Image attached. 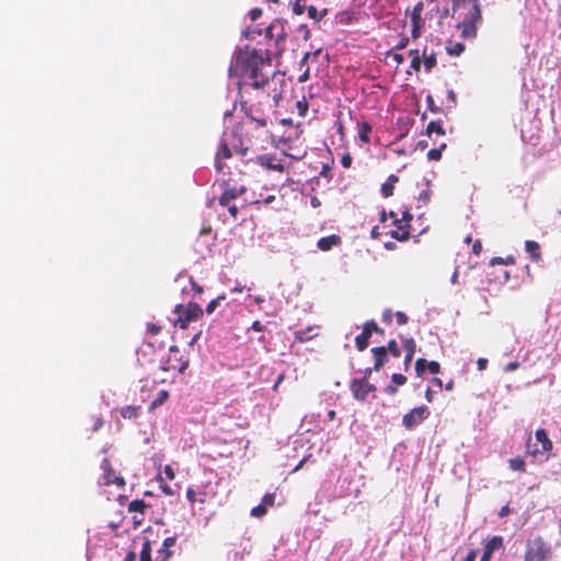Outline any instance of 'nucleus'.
<instances>
[{"label": "nucleus", "instance_id": "obj_7", "mask_svg": "<svg viewBox=\"0 0 561 561\" xmlns=\"http://www.w3.org/2000/svg\"><path fill=\"white\" fill-rule=\"evenodd\" d=\"M430 414L431 412L426 405L416 407L403 415L402 425L407 430H413L422 422H424L430 416Z\"/></svg>", "mask_w": 561, "mask_h": 561}, {"label": "nucleus", "instance_id": "obj_64", "mask_svg": "<svg viewBox=\"0 0 561 561\" xmlns=\"http://www.w3.org/2000/svg\"><path fill=\"white\" fill-rule=\"evenodd\" d=\"M477 558V551L474 549L470 550L467 557L462 561H474Z\"/></svg>", "mask_w": 561, "mask_h": 561}, {"label": "nucleus", "instance_id": "obj_46", "mask_svg": "<svg viewBox=\"0 0 561 561\" xmlns=\"http://www.w3.org/2000/svg\"><path fill=\"white\" fill-rule=\"evenodd\" d=\"M391 380L396 386H403L407 382V377L402 374H393Z\"/></svg>", "mask_w": 561, "mask_h": 561}, {"label": "nucleus", "instance_id": "obj_30", "mask_svg": "<svg viewBox=\"0 0 561 561\" xmlns=\"http://www.w3.org/2000/svg\"><path fill=\"white\" fill-rule=\"evenodd\" d=\"M424 9V4L422 1H419L411 11V23H423L422 12Z\"/></svg>", "mask_w": 561, "mask_h": 561}, {"label": "nucleus", "instance_id": "obj_54", "mask_svg": "<svg viewBox=\"0 0 561 561\" xmlns=\"http://www.w3.org/2000/svg\"><path fill=\"white\" fill-rule=\"evenodd\" d=\"M309 339H310V336H307L305 331H297V332H295V340L298 341V342H305V341H307Z\"/></svg>", "mask_w": 561, "mask_h": 561}, {"label": "nucleus", "instance_id": "obj_26", "mask_svg": "<svg viewBox=\"0 0 561 561\" xmlns=\"http://www.w3.org/2000/svg\"><path fill=\"white\" fill-rule=\"evenodd\" d=\"M446 51L449 56H460L465 51V45L459 42L448 41Z\"/></svg>", "mask_w": 561, "mask_h": 561}, {"label": "nucleus", "instance_id": "obj_63", "mask_svg": "<svg viewBox=\"0 0 561 561\" xmlns=\"http://www.w3.org/2000/svg\"><path fill=\"white\" fill-rule=\"evenodd\" d=\"M250 15H251V20L255 21L256 19H259L262 15V10L253 9V10H251Z\"/></svg>", "mask_w": 561, "mask_h": 561}, {"label": "nucleus", "instance_id": "obj_32", "mask_svg": "<svg viewBox=\"0 0 561 561\" xmlns=\"http://www.w3.org/2000/svg\"><path fill=\"white\" fill-rule=\"evenodd\" d=\"M447 147L445 142L440 144L438 148H432L427 152V158L431 161H438L442 158V151Z\"/></svg>", "mask_w": 561, "mask_h": 561}, {"label": "nucleus", "instance_id": "obj_51", "mask_svg": "<svg viewBox=\"0 0 561 561\" xmlns=\"http://www.w3.org/2000/svg\"><path fill=\"white\" fill-rule=\"evenodd\" d=\"M409 45V37L403 36L398 44L393 47L394 50L404 49Z\"/></svg>", "mask_w": 561, "mask_h": 561}, {"label": "nucleus", "instance_id": "obj_39", "mask_svg": "<svg viewBox=\"0 0 561 561\" xmlns=\"http://www.w3.org/2000/svg\"><path fill=\"white\" fill-rule=\"evenodd\" d=\"M91 421H92V427H91L92 432H98L104 425V420H103L102 415H92Z\"/></svg>", "mask_w": 561, "mask_h": 561}, {"label": "nucleus", "instance_id": "obj_1", "mask_svg": "<svg viewBox=\"0 0 561 561\" xmlns=\"http://www.w3.org/2000/svg\"><path fill=\"white\" fill-rule=\"evenodd\" d=\"M270 50L251 48L249 45L237 47L229 66V76L238 79L239 87H250L265 94L266 102L273 101L278 106L285 85V73L273 71L268 76L265 70L271 68Z\"/></svg>", "mask_w": 561, "mask_h": 561}, {"label": "nucleus", "instance_id": "obj_18", "mask_svg": "<svg viewBox=\"0 0 561 561\" xmlns=\"http://www.w3.org/2000/svg\"><path fill=\"white\" fill-rule=\"evenodd\" d=\"M374 357V369L379 371L388 359V353L386 346H377L370 350Z\"/></svg>", "mask_w": 561, "mask_h": 561}, {"label": "nucleus", "instance_id": "obj_11", "mask_svg": "<svg viewBox=\"0 0 561 561\" xmlns=\"http://www.w3.org/2000/svg\"><path fill=\"white\" fill-rule=\"evenodd\" d=\"M265 37L271 41H274L276 46H279L287 37L284 23L279 20H274L265 28Z\"/></svg>", "mask_w": 561, "mask_h": 561}, {"label": "nucleus", "instance_id": "obj_12", "mask_svg": "<svg viewBox=\"0 0 561 561\" xmlns=\"http://www.w3.org/2000/svg\"><path fill=\"white\" fill-rule=\"evenodd\" d=\"M390 217L393 218V224L396 229L390 232L391 238L398 241H407L410 238V227L411 225H405L402 220L396 216L393 211L390 213Z\"/></svg>", "mask_w": 561, "mask_h": 561}, {"label": "nucleus", "instance_id": "obj_21", "mask_svg": "<svg viewBox=\"0 0 561 561\" xmlns=\"http://www.w3.org/2000/svg\"><path fill=\"white\" fill-rule=\"evenodd\" d=\"M399 178L396 174H390L386 182L381 185V194L383 197L388 198L393 195V190L396 183H398Z\"/></svg>", "mask_w": 561, "mask_h": 561}, {"label": "nucleus", "instance_id": "obj_33", "mask_svg": "<svg viewBox=\"0 0 561 561\" xmlns=\"http://www.w3.org/2000/svg\"><path fill=\"white\" fill-rule=\"evenodd\" d=\"M308 16L316 22H319L322 20V18L327 14V9H324L322 12H319L314 5H308L307 7Z\"/></svg>", "mask_w": 561, "mask_h": 561}, {"label": "nucleus", "instance_id": "obj_31", "mask_svg": "<svg viewBox=\"0 0 561 561\" xmlns=\"http://www.w3.org/2000/svg\"><path fill=\"white\" fill-rule=\"evenodd\" d=\"M510 468L514 471L525 472L526 463L522 457L511 458L508 460Z\"/></svg>", "mask_w": 561, "mask_h": 561}, {"label": "nucleus", "instance_id": "obj_29", "mask_svg": "<svg viewBox=\"0 0 561 561\" xmlns=\"http://www.w3.org/2000/svg\"><path fill=\"white\" fill-rule=\"evenodd\" d=\"M422 57H423V64H424V68L426 70V72H431L432 69L436 66L437 64V60H436V55L434 53H431V54H427L426 53V48L423 50L422 53Z\"/></svg>", "mask_w": 561, "mask_h": 561}, {"label": "nucleus", "instance_id": "obj_44", "mask_svg": "<svg viewBox=\"0 0 561 561\" xmlns=\"http://www.w3.org/2000/svg\"><path fill=\"white\" fill-rule=\"evenodd\" d=\"M266 508L267 506H273L275 503V493H266L261 502Z\"/></svg>", "mask_w": 561, "mask_h": 561}, {"label": "nucleus", "instance_id": "obj_52", "mask_svg": "<svg viewBox=\"0 0 561 561\" xmlns=\"http://www.w3.org/2000/svg\"><path fill=\"white\" fill-rule=\"evenodd\" d=\"M163 472L169 480H173L175 478V472L170 465L164 466Z\"/></svg>", "mask_w": 561, "mask_h": 561}, {"label": "nucleus", "instance_id": "obj_10", "mask_svg": "<svg viewBox=\"0 0 561 561\" xmlns=\"http://www.w3.org/2000/svg\"><path fill=\"white\" fill-rule=\"evenodd\" d=\"M224 192L220 195L218 202L220 206H229V204L234 201L237 197L243 195L247 191V187L241 185L239 187L231 186L228 182L224 181L221 184Z\"/></svg>", "mask_w": 561, "mask_h": 561}, {"label": "nucleus", "instance_id": "obj_62", "mask_svg": "<svg viewBox=\"0 0 561 561\" xmlns=\"http://www.w3.org/2000/svg\"><path fill=\"white\" fill-rule=\"evenodd\" d=\"M472 252L479 255L482 252V243L480 240H477L472 245Z\"/></svg>", "mask_w": 561, "mask_h": 561}, {"label": "nucleus", "instance_id": "obj_50", "mask_svg": "<svg viewBox=\"0 0 561 561\" xmlns=\"http://www.w3.org/2000/svg\"><path fill=\"white\" fill-rule=\"evenodd\" d=\"M423 23H412V31L411 35L414 39L419 38L421 36V27Z\"/></svg>", "mask_w": 561, "mask_h": 561}, {"label": "nucleus", "instance_id": "obj_59", "mask_svg": "<svg viewBox=\"0 0 561 561\" xmlns=\"http://www.w3.org/2000/svg\"><path fill=\"white\" fill-rule=\"evenodd\" d=\"M186 497L190 501V503H192V504L196 502V493L192 488L187 489Z\"/></svg>", "mask_w": 561, "mask_h": 561}, {"label": "nucleus", "instance_id": "obj_38", "mask_svg": "<svg viewBox=\"0 0 561 561\" xmlns=\"http://www.w3.org/2000/svg\"><path fill=\"white\" fill-rule=\"evenodd\" d=\"M427 369V360L424 358H419L415 362V373L419 377L423 376L425 370Z\"/></svg>", "mask_w": 561, "mask_h": 561}, {"label": "nucleus", "instance_id": "obj_4", "mask_svg": "<svg viewBox=\"0 0 561 561\" xmlns=\"http://www.w3.org/2000/svg\"><path fill=\"white\" fill-rule=\"evenodd\" d=\"M550 554V546L541 536H537L527 540L524 561H549Z\"/></svg>", "mask_w": 561, "mask_h": 561}, {"label": "nucleus", "instance_id": "obj_3", "mask_svg": "<svg viewBox=\"0 0 561 561\" xmlns=\"http://www.w3.org/2000/svg\"><path fill=\"white\" fill-rule=\"evenodd\" d=\"M176 318L174 325L181 329H186L191 322L197 321L202 318L204 311L196 302H188L187 305H176L174 308Z\"/></svg>", "mask_w": 561, "mask_h": 561}, {"label": "nucleus", "instance_id": "obj_13", "mask_svg": "<svg viewBox=\"0 0 561 561\" xmlns=\"http://www.w3.org/2000/svg\"><path fill=\"white\" fill-rule=\"evenodd\" d=\"M504 539L501 536H493L486 540L483 545V553L480 561H491L492 554L495 550L503 548Z\"/></svg>", "mask_w": 561, "mask_h": 561}, {"label": "nucleus", "instance_id": "obj_9", "mask_svg": "<svg viewBox=\"0 0 561 561\" xmlns=\"http://www.w3.org/2000/svg\"><path fill=\"white\" fill-rule=\"evenodd\" d=\"M350 390L357 401H365L368 394L375 392L377 388L374 383H370L369 380L353 379L350 383Z\"/></svg>", "mask_w": 561, "mask_h": 561}, {"label": "nucleus", "instance_id": "obj_25", "mask_svg": "<svg viewBox=\"0 0 561 561\" xmlns=\"http://www.w3.org/2000/svg\"><path fill=\"white\" fill-rule=\"evenodd\" d=\"M371 125L367 122H360L358 123V137L362 142L369 144L370 137L369 134L371 133Z\"/></svg>", "mask_w": 561, "mask_h": 561}, {"label": "nucleus", "instance_id": "obj_42", "mask_svg": "<svg viewBox=\"0 0 561 561\" xmlns=\"http://www.w3.org/2000/svg\"><path fill=\"white\" fill-rule=\"evenodd\" d=\"M225 298H226V296L221 295V296H218L217 298L213 299L211 301H209V304L206 307V312L208 314L213 313L216 310L217 306L219 305V301L224 300Z\"/></svg>", "mask_w": 561, "mask_h": 561}, {"label": "nucleus", "instance_id": "obj_48", "mask_svg": "<svg viewBox=\"0 0 561 561\" xmlns=\"http://www.w3.org/2000/svg\"><path fill=\"white\" fill-rule=\"evenodd\" d=\"M394 316L399 325H404L408 323L409 317L403 311H397Z\"/></svg>", "mask_w": 561, "mask_h": 561}, {"label": "nucleus", "instance_id": "obj_45", "mask_svg": "<svg viewBox=\"0 0 561 561\" xmlns=\"http://www.w3.org/2000/svg\"><path fill=\"white\" fill-rule=\"evenodd\" d=\"M427 370L432 374V375H437L439 374L440 371V365L438 362H435V360H432V362H427Z\"/></svg>", "mask_w": 561, "mask_h": 561}, {"label": "nucleus", "instance_id": "obj_55", "mask_svg": "<svg viewBox=\"0 0 561 561\" xmlns=\"http://www.w3.org/2000/svg\"><path fill=\"white\" fill-rule=\"evenodd\" d=\"M412 219H413L412 214L407 209L402 213V218H400L399 220H402L403 222H405V225H410Z\"/></svg>", "mask_w": 561, "mask_h": 561}, {"label": "nucleus", "instance_id": "obj_58", "mask_svg": "<svg viewBox=\"0 0 561 561\" xmlns=\"http://www.w3.org/2000/svg\"><path fill=\"white\" fill-rule=\"evenodd\" d=\"M382 321L386 323H391L392 321V311L390 309H386L382 312Z\"/></svg>", "mask_w": 561, "mask_h": 561}, {"label": "nucleus", "instance_id": "obj_34", "mask_svg": "<svg viewBox=\"0 0 561 561\" xmlns=\"http://www.w3.org/2000/svg\"><path fill=\"white\" fill-rule=\"evenodd\" d=\"M387 353H389L392 357L398 358L401 355V350L396 340H390L387 343Z\"/></svg>", "mask_w": 561, "mask_h": 561}, {"label": "nucleus", "instance_id": "obj_2", "mask_svg": "<svg viewBox=\"0 0 561 561\" xmlns=\"http://www.w3.org/2000/svg\"><path fill=\"white\" fill-rule=\"evenodd\" d=\"M451 18L457 21L456 28L463 39L477 37L478 24L482 21L479 0H450Z\"/></svg>", "mask_w": 561, "mask_h": 561}, {"label": "nucleus", "instance_id": "obj_53", "mask_svg": "<svg viewBox=\"0 0 561 561\" xmlns=\"http://www.w3.org/2000/svg\"><path fill=\"white\" fill-rule=\"evenodd\" d=\"M388 56H391L393 58V60L398 64V65H401L403 61H404V57L402 54H399V53H393V51H388L387 54Z\"/></svg>", "mask_w": 561, "mask_h": 561}, {"label": "nucleus", "instance_id": "obj_14", "mask_svg": "<svg viewBox=\"0 0 561 561\" xmlns=\"http://www.w3.org/2000/svg\"><path fill=\"white\" fill-rule=\"evenodd\" d=\"M401 342L405 352L403 367L404 370L408 371L411 365V362L416 352V343L413 337H403L401 336Z\"/></svg>", "mask_w": 561, "mask_h": 561}, {"label": "nucleus", "instance_id": "obj_56", "mask_svg": "<svg viewBox=\"0 0 561 561\" xmlns=\"http://www.w3.org/2000/svg\"><path fill=\"white\" fill-rule=\"evenodd\" d=\"M519 368V363L518 362H510L508 364H506L504 370L506 373H511V371H514L516 369Z\"/></svg>", "mask_w": 561, "mask_h": 561}, {"label": "nucleus", "instance_id": "obj_43", "mask_svg": "<svg viewBox=\"0 0 561 561\" xmlns=\"http://www.w3.org/2000/svg\"><path fill=\"white\" fill-rule=\"evenodd\" d=\"M513 263H514L513 256H508L506 259L496 256V257L491 259V261H490L491 265H495V264H513Z\"/></svg>", "mask_w": 561, "mask_h": 561}, {"label": "nucleus", "instance_id": "obj_22", "mask_svg": "<svg viewBox=\"0 0 561 561\" xmlns=\"http://www.w3.org/2000/svg\"><path fill=\"white\" fill-rule=\"evenodd\" d=\"M119 413L123 419L135 420V419L139 417V415L141 414V407L140 405H126L119 410Z\"/></svg>", "mask_w": 561, "mask_h": 561}, {"label": "nucleus", "instance_id": "obj_35", "mask_svg": "<svg viewBox=\"0 0 561 561\" xmlns=\"http://www.w3.org/2000/svg\"><path fill=\"white\" fill-rule=\"evenodd\" d=\"M147 508V504L142 500H134L128 504V511L129 512H140L144 513V511Z\"/></svg>", "mask_w": 561, "mask_h": 561}, {"label": "nucleus", "instance_id": "obj_41", "mask_svg": "<svg viewBox=\"0 0 561 561\" xmlns=\"http://www.w3.org/2000/svg\"><path fill=\"white\" fill-rule=\"evenodd\" d=\"M296 108H297L299 116H302V117L306 116V114L308 112L307 100L304 98L302 100L297 101Z\"/></svg>", "mask_w": 561, "mask_h": 561}, {"label": "nucleus", "instance_id": "obj_28", "mask_svg": "<svg viewBox=\"0 0 561 561\" xmlns=\"http://www.w3.org/2000/svg\"><path fill=\"white\" fill-rule=\"evenodd\" d=\"M170 397V393L168 390H161L158 392L156 399L150 403L149 411L156 410L158 407L164 404Z\"/></svg>", "mask_w": 561, "mask_h": 561}, {"label": "nucleus", "instance_id": "obj_37", "mask_svg": "<svg viewBox=\"0 0 561 561\" xmlns=\"http://www.w3.org/2000/svg\"><path fill=\"white\" fill-rule=\"evenodd\" d=\"M364 327L366 328V330H368V332L373 335V333H379V334H383V330L380 329L377 324V322L375 320H369L367 321Z\"/></svg>", "mask_w": 561, "mask_h": 561}, {"label": "nucleus", "instance_id": "obj_24", "mask_svg": "<svg viewBox=\"0 0 561 561\" xmlns=\"http://www.w3.org/2000/svg\"><path fill=\"white\" fill-rule=\"evenodd\" d=\"M525 249L529 253L533 261L537 262L541 259L540 245L538 242L533 240H527L525 242Z\"/></svg>", "mask_w": 561, "mask_h": 561}, {"label": "nucleus", "instance_id": "obj_20", "mask_svg": "<svg viewBox=\"0 0 561 561\" xmlns=\"http://www.w3.org/2000/svg\"><path fill=\"white\" fill-rule=\"evenodd\" d=\"M231 157V150L226 141H222L219 146V149L216 153V169L221 171L224 169V164L219 162L220 159H229Z\"/></svg>", "mask_w": 561, "mask_h": 561}, {"label": "nucleus", "instance_id": "obj_36", "mask_svg": "<svg viewBox=\"0 0 561 561\" xmlns=\"http://www.w3.org/2000/svg\"><path fill=\"white\" fill-rule=\"evenodd\" d=\"M307 1L306 0H295L293 3V12L296 15H301L305 10L307 9Z\"/></svg>", "mask_w": 561, "mask_h": 561}, {"label": "nucleus", "instance_id": "obj_27", "mask_svg": "<svg viewBox=\"0 0 561 561\" xmlns=\"http://www.w3.org/2000/svg\"><path fill=\"white\" fill-rule=\"evenodd\" d=\"M426 134L428 137H432L433 134L438 136L445 135V129L443 128L440 121H432L427 124Z\"/></svg>", "mask_w": 561, "mask_h": 561}, {"label": "nucleus", "instance_id": "obj_40", "mask_svg": "<svg viewBox=\"0 0 561 561\" xmlns=\"http://www.w3.org/2000/svg\"><path fill=\"white\" fill-rule=\"evenodd\" d=\"M266 512H267V508L262 503H260L259 505L254 506L251 510V515L253 517L261 518L266 514Z\"/></svg>", "mask_w": 561, "mask_h": 561}, {"label": "nucleus", "instance_id": "obj_23", "mask_svg": "<svg viewBox=\"0 0 561 561\" xmlns=\"http://www.w3.org/2000/svg\"><path fill=\"white\" fill-rule=\"evenodd\" d=\"M371 337V334L368 332V330H366V328L364 327L363 328V331L360 334H358L356 337H355V345H356V348L359 351V352H363L365 351L367 347H368V344H369V339Z\"/></svg>", "mask_w": 561, "mask_h": 561}, {"label": "nucleus", "instance_id": "obj_5", "mask_svg": "<svg viewBox=\"0 0 561 561\" xmlns=\"http://www.w3.org/2000/svg\"><path fill=\"white\" fill-rule=\"evenodd\" d=\"M248 122H249V130H256L259 134L255 136L256 138H262L266 140L272 137V133L267 129L268 119L266 116L256 117V107L251 104L249 106L243 105Z\"/></svg>", "mask_w": 561, "mask_h": 561}, {"label": "nucleus", "instance_id": "obj_8", "mask_svg": "<svg viewBox=\"0 0 561 561\" xmlns=\"http://www.w3.org/2000/svg\"><path fill=\"white\" fill-rule=\"evenodd\" d=\"M535 437H536L537 443H539L541 445V447L538 448L537 444L533 446L530 444V437H529L528 442H527V453L529 455L536 456L538 454L548 453L552 449L553 445H552V442L549 439L546 430H543V428L537 430L535 433Z\"/></svg>", "mask_w": 561, "mask_h": 561}, {"label": "nucleus", "instance_id": "obj_60", "mask_svg": "<svg viewBox=\"0 0 561 561\" xmlns=\"http://www.w3.org/2000/svg\"><path fill=\"white\" fill-rule=\"evenodd\" d=\"M227 207H228V211L231 215V217L236 219L237 216H238V213H239L238 207L234 204H231V203Z\"/></svg>", "mask_w": 561, "mask_h": 561}, {"label": "nucleus", "instance_id": "obj_47", "mask_svg": "<svg viewBox=\"0 0 561 561\" xmlns=\"http://www.w3.org/2000/svg\"><path fill=\"white\" fill-rule=\"evenodd\" d=\"M422 59H421V56H415L414 58L411 59V64H410V67L411 69H413L415 72H419L421 70V66H422Z\"/></svg>", "mask_w": 561, "mask_h": 561}, {"label": "nucleus", "instance_id": "obj_57", "mask_svg": "<svg viewBox=\"0 0 561 561\" xmlns=\"http://www.w3.org/2000/svg\"><path fill=\"white\" fill-rule=\"evenodd\" d=\"M341 164L344 168H346V169L351 168V165H352V157L350 154L343 156L342 159H341Z\"/></svg>", "mask_w": 561, "mask_h": 561}, {"label": "nucleus", "instance_id": "obj_61", "mask_svg": "<svg viewBox=\"0 0 561 561\" xmlns=\"http://www.w3.org/2000/svg\"><path fill=\"white\" fill-rule=\"evenodd\" d=\"M251 329L256 332H262L265 330V327L259 320H256L252 323Z\"/></svg>", "mask_w": 561, "mask_h": 561}, {"label": "nucleus", "instance_id": "obj_15", "mask_svg": "<svg viewBox=\"0 0 561 561\" xmlns=\"http://www.w3.org/2000/svg\"><path fill=\"white\" fill-rule=\"evenodd\" d=\"M256 163L268 170L283 172L284 165L274 154H261L256 157Z\"/></svg>", "mask_w": 561, "mask_h": 561}, {"label": "nucleus", "instance_id": "obj_17", "mask_svg": "<svg viewBox=\"0 0 561 561\" xmlns=\"http://www.w3.org/2000/svg\"><path fill=\"white\" fill-rule=\"evenodd\" d=\"M102 469L105 472V483L106 484H117V485H124L125 481L122 477H117L114 472V470L111 467L108 459H103L102 461Z\"/></svg>", "mask_w": 561, "mask_h": 561}, {"label": "nucleus", "instance_id": "obj_16", "mask_svg": "<svg viewBox=\"0 0 561 561\" xmlns=\"http://www.w3.org/2000/svg\"><path fill=\"white\" fill-rule=\"evenodd\" d=\"M176 543V537H168L163 540L161 548L157 551L154 561H168L173 554L172 548Z\"/></svg>", "mask_w": 561, "mask_h": 561}, {"label": "nucleus", "instance_id": "obj_6", "mask_svg": "<svg viewBox=\"0 0 561 561\" xmlns=\"http://www.w3.org/2000/svg\"><path fill=\"white\" fill-rule=\"evenodd\" d=\"M190 365L188 354L185 351H181L178 346L172 345L169 348V355L167 362L162 365V370H176L184 373Z\"/></svg>", "mask_w": 561, "mask_h": 561}, {"label": "nucleus", "instance_id": "obj_49", "mask_svg": "<svg viewBox=\"0 0 561 561\" xmlns=\"http://www.w3.org/2000/svg\"><path fill=\"white\" fill-rule=\"evenodd\" d=\"M146 329L149 334L157 335L161 332L162 328L156 323H147Z\"/></svg>", "mask_w": 561, "mask_h": 561}, {"label": "nucleus", "instance_id": "obj_19", "mask_svg": "<svg viewBox=\"0 0 561 561\" xmlns=\"http://www.w3.org/2000/svg\"><path fill=\"white\" fill-rule=\"evenodd\" d=\"M341 243V238L337 234H330L328 237H323L318 241V248L321 251H329L333 247H336Z\"/></svg>", "mask_w": 561, "mask_h": 561}]
</instances>
